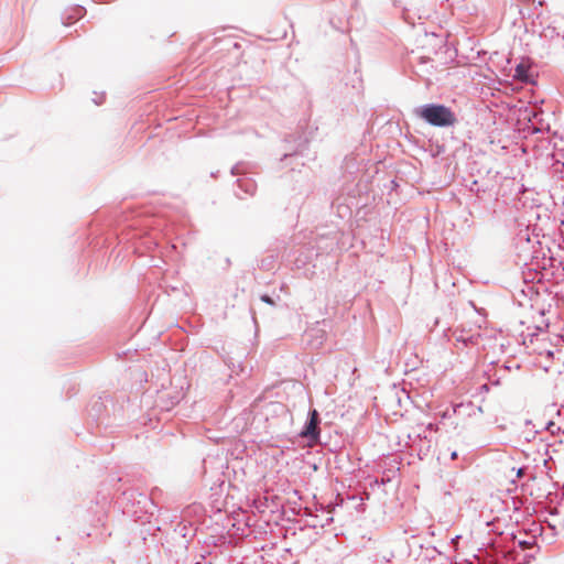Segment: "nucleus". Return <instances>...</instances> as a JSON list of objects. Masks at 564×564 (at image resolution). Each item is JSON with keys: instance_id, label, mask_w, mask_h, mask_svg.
I'll use <instances>...</instances> for the list:
<instances>
[{"instance_id": "7ed1b4c3", "label": "nucleus", "mask_w": 564, "mask_h": 564, "mask_svg": "<svg viewBox=\"0 0 564 564\" xmlns=\"http://www.w3.org/2000/svg\"><path fill=\"white\" fill-rule=\"evenodd\" d=\"M528 72H529L528 66H525L524 64H519L514 70V78H517L521 82H528L529 80Z\"/></svg>"}, {"instance_id": "f03ea898", "label": "nucleus", "mask_w": 564, "mask_h": 564, "mask_svg": "<svg viewBox=\"0 0 564 564\" xmlns=\"http://www.w3.org/2000/svg\"><path fill=\"white\" fill-rule=\"evenodd\" d=\"M317 424H318L317 412L314 410L311 414V419H310L305 430L302 432V435L305 437H311L313 440H316L318 436Z\"/></svg>"}, {"instance_id": "39448f33", "label": "nucleus", "mask_w": 564, "mask_h": 564, "mask_svg": "<svg viewBox=\"0 0 564 564\" xmlns=\"http://www.w3.org/2000/svg\"><path fill=\"white\" fill-rule=\"evenodd\" d=\"M523 476V469H518L517 470V477H522Z\"/></svg>"}, {"instance_id": "20e7f679", "label": "nucleus", "mask_w": 564, "mask_h": 564, "mask_svg": "<svg viewBox=\"0 0 564 564\" xmlns=\"http://www.w3.org/2000/svg\"><path fill=\"white\" fill-rule=\"evenodd\" d=\"M261 301L270 305L274 304L273 300L269 295H262Z\"/></svg>"}, {"instance_id": "f257e3e1", "label": "nucleus", "mask_w": 564, "mask_h": 564, "mask_svg": "<svg viewBox=\"0 0 564 564\" xmlns=\"http://www.w3.org/2000/svg\"><path fill=\"white\" fill-rule=\"evenodd\" d=\"M420 118L435 127H449L455 124L454 112L443 105H426L417 110Z\"/></svg>"}, {"instance_id": "423d86ee", "label": "nucleus", "mask_w": 564, "mask_h": 564, "mask_svg": "<svg viewBox=\"0 0 564 564\" xmlns=\"http://www.w3.org/2000/svg\"><path fill=\"white\" fill-rule=\"evenodd\" d=\"M452 459H456L457 458V453L456 452H453L452 455H451Z\"/></svg>"}]
</instances>
